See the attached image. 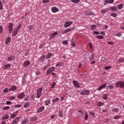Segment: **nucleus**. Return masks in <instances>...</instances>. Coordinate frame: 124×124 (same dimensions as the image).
<instances>
[{
  "label": "nucleus",
  "mask_w": 124,
  "mask_h": 124,
  "mask_svg": "<svg viewBox=\"0 0 124 124\" xmlns=\"http://www.w3.org/2000/svg\"><path fill=\"white\" fill-rule=\"evenodd\" d=\"M116 88H121L122 89L124 88V82L122 81H117L116 84Z\"/></svg>",
  "instance_id": "nucleus-1"
},
{
  "label": "nucleus",
  "mask_w": 124,
  "mask_h": 124,
  "mask_svg": "<svg viewBox=\"0 0 124 124\" xmlns=\"http://www.w3.org/2000/svg\"><path fill=\"white\" fill-rule=\"evenodd\" d=\"M43 89L42 87L39 88L37 90V95L36 96V98H40L41 96V93H42Z\"/></svg>",
  "instance_id": "nucleus-2"
},
{
  "label": "nucleus",
  "mask_w": 124,
  "mask_h": 124,
  "mask_svg": "<svg viewBox=\"0 0 124 124\" xmlns=\"http://www.w3.org/2000/svg\"><path fill=\"white\" fill-rule=\"evenodd\" d=\"M21 120V117L17 116L15 119H14L12 123V124H17L19 123V121Z\"/></svg>",
  "instance_id": "nucleus-3"
},
{
  "label": "nucleus",
  "mask_w": 124,
  "mask_h": 124,
  "mask_svg": "<svg viewBox=\"0 0 124 124\" xmlns=\"http://www.w3.org/2000/svg\"><path fill=\"white\" fill-rule=\"evenodd\" d=\"M73 83L74 86L76 88H80V87H81V85L77 80H73Z\"/></svg>",
  "instance_id": "nucleus-4"
},
{
  "label": "nucleus",
  "mask_w": 124,
  "mask_h": 124,
  "mask_svg": "<svg viewBox=\"0 0 124 124\" xmlns=\"http://www.w3.org/2000/svg\"><path fill=\"white\" fill-rule=\"evenodd\" d=\"M72 24H73V22L72 21H66L64 24V28H68V27H70Z\"/></svg>",
  "instance_id": "nucleus-5"
},
{
  "label": "nucleus",
  "mask_w": 124,
  "mask_h": 124,
  "mask_svg": "<svg viewBox=\"0 0 124 124\" xmlns=\"http://www.w3.org/2000/svg\"><path fill=\"white\" fill-rule=\"evenodd\" d=\"M53 71H55V67H51L49 69H47L46 71V75H49L51 73V72H53Z\"/></svg>",
  "instance_id": "nucleus-6"
},
{
  "label": "nucleus",
  "mask_w": 124,
  "mask_h": 124,
  "mask_svg": "<svg viewBox=\"0 0 124 124\" xmlns=\"http://www.w3.org/2000/svg\"><path fill=\"white\" fill-rule=\"evenodd\" d=\"M9 31L10 33H12V31H13V24L11 23L8 26Z\"/></svg>",
  "instance_id": "nucleus-7"
},
{
  "label": "nucleus",
  "mask_w": 124,
  "mask_h": 124,
  "mask_svg": "<svg viewBox=\"0 0 124 124\" xmlns=\"http://www.w3.org/2000/svg\"><path fill=\"white\" fill-rule=\"evenodd\" d=\"M51 11L52 13H57L60 11V10L57 7H53L51 8Z\"/></svg>",
  "instance_id": "nucleus-8"
},
{
  "label": "nucleus",
  "mask_w": 124,
  "mask_h": 124,
  "mask_svg": "<svg viewBox=\"0 0 124 124\" xmlns=\"http://www.w3.org/2000/svg\"><path fill=\"white\" fill-rule=\"evenodd\" d=\"M58 31H56L53 33H51L49 34V37L50 38V39L51 38H53L54 37H55L56 36V35H58Z\"/></svg>",
  "instance_id": "nucleus-9"
},
{
  "label": "nucleus",
  "mask_w": 124,
  "mask_h": 124,
  "mask_svg": "<svg viewBox=\"0 0 124 124\" xmlns=\"http://www.w3.org/2000/svg\"><path fill=\"white\" fill-rule=\"evenodd\" d=\"M25 96H26V95L25 94V93L24 92H22V93H19L17 95V97L18 98H20L21 99H23V98H24V97H25Z\"/></svg>",
  "instance_id": "nucleus-10"
},
{
  "label": "nucleus",
  "mask_w": 124,
  "mask_h": 124,
  "mask_svg": "<svg viewBox=\"0 0 124 124\" xmlns=\"http://www.w3.org/2000/svg\"><path fill=\"white\" fill-rule=\"evenodd\" d=\"M109 10H110L111 12H117V11H118V9L116 6H113L109 7Z\"/></svg>",
  "instance_id": "nucleus-11"
},
{
  "label": "nucleus",
  "mask_w": 124,
  "mask_h": 124,
  "mask_svg": "<svg viewBox=\"0 0 124 124\" xmlns=\"http://www.w3.org/2000/svg\"><path fill=\"white\" fill-rule=\"evenodd\" d=\"M17 113H18V111H16L12 113L10 115V118H11L12 119H14V118L17 117L18 116V114H17Z\"/></svg>",
  "instance_id": "nucleus-12"
},
{
  "label": "nucleus",
  "mask_w": 124,
  "mask_h": 124,
  "mask_svg": "<svg viewBox=\"0 0 124 124\" xmlns=\"http://www.w3.org/2000/svg\"><path fill=\"white\" fill-rule=\"evenodd\" d=\"M90 94V91H89V90H84L82 91L80 93V94H81L82 95H86L87 94Z\"/></svg>",
  "instance_id": "nucleus-13"
},
{
  "label": "nucleus",
  "mask_w": 124,
  "mask_h": 124,
  "mask_svg": "<svg viewBox=\"0 0 124 124\" xmlns=\"http://www.w3.org/2000/svg\"><path fill=\"white\" fill-rule=\"evenodd\" d=\"M106 86H107V83H106L104 84H103L102 85H101L98 88V91H101V90H103V89H105V88H106Z\"/></svg>",
  "instance_id": "nucleus-14"
},
{
  "label": "nucleus",
  "mask_w": 124,
  "mask_h": 124,
  "mask_svg": "<svg viewBox=\"0 0 124 124\" xmlns=\"http://www.w3.org/2000/svg\"><path fill=\"white\" fill-rule=\"evenodd\" d=\"M73 30V28H68L66 29L65 31H62V34H64V33H66V32H68L69 31H71Z\"/></svg>",
  "instance_id": "nucleus-15"
},
{
  "label": "nucleus",
  "mask_w": 124,
  "mask_h": 124,
  "mask_svg": "<svg viewBox=\"0 0 124 124\" xmlns=\"http://www.w3.org/2000/svg\"><path fill=\"white\" fill-rule=\"evenodd\" d=\"M30 64H31V62L30 61H26L24 62L23 64V66L25 67V68H27V67H28L30 65Z\"/></svg>",
  "instance_id": "nucleus-16"
},
{
  "label": "nucleus",
  "mask_w": 124,
  "mask_h": 124,
  "mask_svg": "<svg viewBox=\"0 0 124 124\" xmlns=\"http://www.w3.org/2000/svg\"><path fill=\"white\" fill-rule=\"evenodd\" d=\"M16 58L15 57V56H10L7 58L8 62H11L12 61H14Z\"/></svg>",
  "instance_id": "nucleus-17"
},
{
  "label": "nucleus",
  "mask_w": 124,
  "mask_h": 124,
  "mask_svg": "<svg viewBox=\"0 0 124 124\" xmlns=\"http://www.w3.org/2000/svg\"><path fill=\"white\" fill-rule=\"evenodd\" d=\"M9 67H11V64L10 63L7 64L3 66V69L4 70H6L7 68H9Z\"/></svg>",
  "instance_id": "nucleus-18"
},
{
  "label": "nucleus",
  "mask_w": 124,
  "mask_h": 124,
  "mask_svg": "<svg viewBox=\"0 0 124 124\" xmlns=\"http://www.w3.org/2000/svg\"><path fill=\"white\" fill-rule=\"evenodd\" d=\"M9 42H11V37L10 36L8 37L5 41V43L6 45L8 44Z\"/></svg>",
  "instance_id": "nucleus-19"
},
{
  "label": "nucleus",
  "mask_w": 124,
  "mask_h": 124,
  "mask_svg": "<svg viewBox=\"0 0 124 124\" xmlns=\"http://www.w3.org/2000/svg\"><path fill=\"white\" fill-rule=\"evenodd\" d=\"M45 109V107L44 106H42L39 108L38 109V113H41V112H43V110Z\"/></svg>",
  "instance_id": "nucleus-20"
},
{
  "label": "nucleus",
  "mask_w": 124,
  "mask_h": 124,
  "mask_svg": "<svg viewBox=\"0 0 124 124\" xmlns=\"http://www.w3.org/2000/svg\"><path fill=\"white\" fill-rule=\"evenodd\" d=\"M28 122H29V119L25 118L24 120L21 121V124H27Z\"/></svg>",
  "instance_id": "nucleus-21"
},
{
  "label": "nucleus",
  "mask_w": 124,
  "mask_h": 124,
  "mask_svg": "<svg viewBox=\"0 0 124 124\" xmlns=\"http://www.w3.org/2000/svg\"><path fill=\"white\" fill-rule=\"evenodd\" d=\"M124 4H120L117 5V8L119 10H121V9H123L124 8Z\"/></svg>",
  "instance_id": "nucleus-22"
},
{
  "label": "nucleus",
  "mask_w": 124,
  "mask_h": 124,
  "mask_svg": "<svg viewBox=\"0 0 124 124\" xmlns=\"http://www.w3.org/2000/svg\"><path fill=\"white\" fill-rule=\"evenodd\" d=\"M18 31H18L16 29H15L13 31L12 36H15V35H17V34H18Z\"/></svg>",
  "instance_id": "nucleus-23"
},
{
  "label": "nucleus",
  "mask_w": 124,
  "mask_h": 124,
  "mask_svg": "<svg viewBox=\"0 0 124 124\" xmlns=\"http://www.w3.org/2000/svg\"><path fill=\"white\" fill-rule=\"evenodd\" d=\"M16 90H17V87L15 85L11 87L10 89V91L12 92H13V91H15Z\"/></svg>",
  "instance_id": "nucleus-24"
},
{
  "label": "nucleus",
  "mask_w": 124,
  "mask_h": 124,
  "mask_svg": "<svg viewBox=\"0 0 124 124\" xmlns=\"http://www.w3.org/2000/svg\"><path fill=\"white\" fill-rule=\"evenodd\" d=\"M105 1L107 2V3H114V0H105Z\"/></svg>",
  "instance_id": "nucleus-25"
},
{
  "label": "nucleus",
  "mask_w": 124,
  "mask_h": 124,
  "mask_svg": "<svg viewBox=\"0 0 124 124\" xmlns=\"http://www.w3.org/2000/svg\"><path fill=\"white\" fill-rule=\"evenodd\" d=\"M62 62H58L56 64V67H59V66H62Z\"/></svg>",
  "instance_id": "nucleus-26"
},
{
  "label": "nucleus",
  "mask_w": 124,
  "mask_h": 124,
  "mask_svg": "<svg viewBox=\"0 0 124 124\" xmlns=\"http://www.w3.org/2000/svg\"><path fill=\"white\" fill-rule=\"evenodd\" d=\"M9 118V115L8 114H5L2 118L3 120H7Z\"/></svg>",
  "instance_id": "nucleus-27"
},
{
  "label": "nucleus",
  "mask_w": 124,
  "mask_h": 124,
  "mask_svg": "<svg viewBox=\"0 0 124 124\" xmlns=\"http://www.w3.org/2000/svg\"><path fill=\"white\" fill-rule=\"evenodd\" d=\"M104 105H105V104H104L103 102H99L97 104V106H104Z\"/></svg>",
  "instance_id": "nucleus-28"
},
{
  "label": "nucleus",
  "mask_w": 124,
  "mask_h": 124,
  "mask_svg": "<svg viewBox=\"0 0 124 124\" xmlns=\"http://www.w3.org/2000/svg\"><path fill=\"white\" fill-rule=\"evenodd\" d=\"M59 100H60V98H59V97H57L55 99H52V102H53V103H56V102H58Z\"/></svg>",
  "instance_id": "nucleus-29"
},
{
  "label": "nucleus",
  "mask_w": 124,
  "mask_h": 124,
  "mask_svg": "<svg viewBox=\"0 0 124 124\" xmlns=\"http://www.w3.org/2000/svg\"><path fill=\"white\" fill-rule=\"evenodd\" d=\"M112 111L114 113H118V112L119 111V109L118 108H112Z\"/></svg>",
  "instance_id": "nucleus-30"
},
{
  "label": "nucleus",
  "mask_w": 124,
  "mask_h": 124,
  "mask_svg": "<svg viewBox=\"0 0 124 124\" xmlns=\"http://www.w3.org/2000/svg\"><path fill=\"white\" fill-rule=\"evenodd\" d=\"M34 121H37V117H32L30 120V122H34Z\"/></svg>",
  "instance_id": "nucleus-31"
},
{
  "label": "nucleus",
  "mask_w": 124,
  "mask_h": 124,
  "mask_svg": "<svg viewBox=\"0 0 124 124\" xmlns=\"http://www.w3.org/2000/svg\"><path fill=\"white\" fill-rule=\"evenodd\" d=\"M59 113V116L60 117V118H62V110H59L58 111Z\"/></svg>",
  "instance_id": "nucleus-32"
},
{
  "label": "nucleus",
  "mask_w": 124,
  "mask_h": 124,
  "mask_svg": "<svg viewBox=\"0 0 124 124\" xmlns=\"http://www.w3.org/2000/svg\"><path fill=\"white\" fill-rule=\"evenodd\" d=\"M30 106V102H27L24 105V108H28Z\"/></svg>",
  "instance_id": "nucleus-33"
},
{
  "label": "nucleus",
  "mask_w": 124,
  "mask_h": 124,
  "mask_svg": "<svg viewBox=\"0 0 124 124\" xmlns=\"http://www.w3.org/2000/svg\"><path fill=\"white\" fill-rule=\"evenodd\" d=\"M44 60H45V56H43L41 57L40 58V61L42 62H44Z\"/></svg>",
  "instance_id": "nucleus-34"
},
{
  "label": "nucleus",
  "mask_w": 124,
  "mask_h": 124,
  "mask_svg": "<svg viewBox=\"0 0 124 124\" xmlns=\"http://www.w3.org/2000/svg\"><path fill=\"white\" fill-rule=\"evenodd\" d=\"M107 95H108V94H105L103 96V99H104L105 100H107V99H108V97H107Z\"/></svg>",
  "instance_id": "nucleus-35"
},
{
  "label": "nucleus",
  "mask_w": 124,
  "mask_h": 124,
  "mask_svg": "<svg viewBox=\"0 0 124 124\" xmlns=\"http://www.w3.org/2000/svg\"><path fill=\"white\" fill-rule=\"evenodd\" d=\"M71 1L74 3H79V2H80V0H71Z\"/></svg>",
  "instance_id": "nucleus-36"
},
{
  "label": "nucleus",
  "mask_w": 124,
  "mask_h": 124,
  "mask_svg": "<svg viewBox=\"0 0 124 124\" xmlns=\"http://www.w3.org/2000/svg\"><path fill=\"white\" fill-rule=\"evenodd\" d=\"M118 63H121L122 62H124V58H120L119 60L118 61Z\"/></svg>",
  "instance_id": "nucleus-37"
},
{
  "label": "nucleus",
  "mask_w": 124,
  "mask_h": 124,
  "mask_svg": "<svg viewBox=\"0 0 124 124\" xmlns=\"http://www.w3.org/2000/svg\"><path fill=\"white\" fill-rule=\"evenodd\" d=\"M53 56V54L52 53H48L46 57V59H50L51 57Z\"/></svg>",
  "instance_id": "nucleus-38"
},
{
  "label": "nucleus",
  "mask_w": 124,
  "mask_h": 124,
  "mask_svg": "<svg viewBox=\"0 0 124 124\" xmlns=\"http://www.w3.org/2000/svg\"><path fill=\"white\" fill-rule=\"evenodd\" d=\"M79 113H80V117H82V118H84V112H83L81 110H78Z\"/></svg>",
  "instance_id": "nucleus-39"
},
{
  "label": "nucleus",
  "mask_w": 124,
  "mask_h": 124,
  "mask_svg": "<svg viewBox=\"0 0 124 124\" xmlns=\"http://www.w3.org/2000/svg\"><path fill=\"white\" fill-rule=\"evenodd\" d=\"M96 38H97L98 39H103V38H104V37L102 35H97L96 37Z\"/></svg>",
  "instance_id": "nucleus-40"
},
{
  "label": "nucleus",
  "mask_w": 124,
  "mask_h": 124,
  "mask_svg": "<svg viewBox=\"0 0 124 124\" xmlns=\"http://www.w3.org/2000/svg\"><path fill=\"white\" fill-rule=\"evenodd\" d=\"M89 60H93V58H94V55L91 54L89 56Z\"/></svg>",
  "instance_id": "nucleus-41"
},
{
  "label": "nucleus",
  "mask_w": 124,
  "mask_h": 124,
  "mask_svg": "<svg viewBox=\"0 0 124 124\" xmlns=\"http://www.w3.org/2000/svg\"><path fill=\"white\" fill-rule=\"evenodd\" d=\"M0 10H2L3 9V4L2 2L0 0Z\"/></svg>",
  "instance_id": "nucleus-42"
},
{
  "label": "nucleus",
  "mask_w": 124,
  "mask_h": 124,
  "mask_svg": "<svg viewBox=\"0 0 124 124\" xmlns=\"http://www.w3.org/2000/svg\"><path fill=\"white\" fill-rule=\"evenodd\" d=\"M110 16H111V17H113V18H116V17H117V15L115 13H111L110 14Z\"/></svg>",
  "instance_id": "nucleus-43"
},
{
  "label": "nucleus",
  "mask_w": 124,
  "mask_h": 124,
  "mask_svg": "<svg viewBox=\"0 0 124 124\" xmlns=\"http://www.w3.org/2000/svg\"><path fill=\"white\" fill-rule=\"evenodd\" d=\"M50 65V63H48L47 65L44 66V69H47Z\"/></svg>",
  "instance_id": "nucleus-44"
},
{
  "label": "nucleus",
  "mask_w": 124,
  "mask_h": 124,
  "mask_svg": "<svg viewBox=\"0 0 124 124\" xmlns=\"http://www.w3.org/2000/svg\"><path fill=\"white\" fill-rule=\"evenodd\" d=\"M112 68V66H107L106 67H105V69H106V70H109V69H111Z\"/></svg>",
  "instance_id": "nucleus-45"
},
{
  "label": "nucleus",
  "mask_w": 124,
  "mask_h": 124,
  "mask_svg": "<svg viewBox=\"0 0 124 124\" xmlns=\"http://www.w3.org/2000/svg\"><path fill=\"white\" fill-rule=\"evenodd\" d=\"M21 24L18 25V26L15 29L16 30H17L19 31V30H21Z\"/></svg>",
  "instance_id": "nucleus-46"
},
{
  "label": "nucleus",
  "mask_w": 124,
  "mask_h": 124,
  "mask_svg": "<svg viewBox=\"0 0 124 124\" xmlns=\"http://www.w3.org/2000/svg\"><path fill=\"white\" fill-rule=\"evenodd\" d=\"M89 114L91 118H93L94 117V113L93 112H90Z\"/></svg>",
  "instance_id": "nucleus-47"
},
{
  "label": "nucleus",
  "mask_w": 124,
  "mask_h": 124,
  "mask_svg": "<svg viewBox=\"0 0 124 124\" xmlns=\"http://www.w3.org/2000/svg\"><path fill=\"white\" fill-rule=\"evenodd\" d=\"M9 109H10V107L6 106L3 108V110H9Z\"/></svg>",
  "instance_id": "nucleus-48"
},
{
  "label": "nucleus",
  "mask_w": 124,
  "mask_h": 124,
  "mask_svg": "<svg viewBox=\"0 0 124 124\" xmlns=\"http://www.w3.org/2000/svg\"><path fill=\"white\" fill-rule=\"evenodd\" d=\"M3 93H8V92H9V90H8V88H6L4 89V90L3 91Z\"/></svg>",
  "instance_id": "nucleus-49"
},
{
  "label": "nucleus",
  "mask_w": 124,
  "mask_h": 124,
  "mask_svg": "<svg viewBox=\"0 0 124 124\" xmlns=\"http://www.w3.org/2000/svg\"><path fill=\"white\" fill-rule=\"evenodd\" d=\"M120 118H121V116H120L119 115H117V116L114 117L113 119L114 120H119V119H120Z\"/></svg>",
  "instance_id": "nucleus-50"
},
{
  "label": "nucleus",
  "mask_w": 124,
  "mask_h": 124,
  "mask_svg": "<svg viewBox=\"0 0 124 124\" xmlns=\"http://www.w3.org/2000/svg\"><path fill=\"white\" fill-rule=\"evenodd\" d=\"M50 100L46 101L45 102L46 105V106L49 105V104H50Z\"/></svg>",
  "instance_id": "nucleus-51"
},
{
  "label": "nucleus",
  "mask_w": 124,
  "mask_h": 124,
  "mask_svg": "<svg viewBox=\"0 0 124 124\" xmlns=\"http://www.w3.org/2000/svg\"><path fill=\"white\" fill-rule=\"evenodd\" d=\"M91 27L92 28V30H93L96 28V25H92L91 26Z\"/></svg>",
  "instance_id": "nucleus-52"
},
{
  "label": "nucleus",
  "mask_w": 124,
  "mask_h": 124,
  "mask_svg": "<svg viewBox=\"0 0 124 124\" xmlns=\"http://www.w3.org/2000/svg\"><path fill=\"white\" fill-rule=\"evenodd\" d=\"M116 36H118V37H120L122 35V33L121 32H119L115 34Z\"/></svg>",
  "instance_id": "nucleus-53"
},
{
  "label": "nucleus",
  "mask_w": 124,
  "mask_h": 124,
  "mask_svg": "<svg viewBox=\"0 0 124 124\" xmlns=\"http://www.w3.org/2000/svg\"><path fill=\"white\" fill-rule=\"evenodd\" d=\"M6 103L7 105H11L12 104V102L10 101H7Z\"/></svg>",
  "instance_id": "nucleus-54"
},
{
  "label": "nucleus",
  "mask_w": 124,
  "mask_h": 124,
  "mask_svg": "<svg viewBox=\"0 0 124 124\" xmlns=\"http://www.w3.org/2000/svg\"><path fill=\"white\" fill-rule=\"evenodd\" d=\"M62 44L63 45H67L68 44V43L67 42V41H63L62 42Z\"/></svg>",
  "instance_id": "nucleus-55"
},
{
  "label": "nucleus",
  "mask_w": 124,
  "mask_h": 124,
  "mask_svg": "<svg viewBox=\"0 0 124 124\" xmlns=\"http://www.w3.org/2000/svg\"><path fill=\"white\" fill-rule=\"evenodd\" d=\"M27 83V81H26V79H25V78H23V80L22 82V85H25Z\"/></svg>",
  "instance_id": "nucleus-56"
},
{
  "label": "nucleus",
  "mask_w": 124,
  "mask_h": 124,
  "mask_svg": "<svg viewBox=\"0 0 124 124\" xmlns=\"http://www.w3.org/2000/svg\"><path fill=\"white\" fill-rule=\"evenodd\" d=\"M3 31V28L1 26H0V33H1Z\"/></svg>",
  "instance_id": "nucleus-57"
},
{
  "label": "nucleus",
  "mask_w": 124,
  "mask_h": 124,
  "mask_svg": "<svg viewBox=\"0 0 124 124\" xmlns=\"http://www.w3.org/2000/svg\"><path fill=\"white\" fill-rule=\"evenodd\" d=\"M15 108H20L21 107H22V105H16V106H15Z\"/></svg>",
  "instance_id": "nucleus-58"
},
{
  "label": "nucleus",
  "mask_w": 124,
  "mask_h": 124,
  "mask_svg": "<svg viewBox=\"0 0 124 124\" xmlns=\"http://www.w3.org/2000/svg\"><path fill=\"white\" fill-rule=\"evenodd\" d=\"M55 86H56V83L53 82L51 85V89H54V88H55Z\"/></svg>",
  "instance_id": "nucleus-59"
},
{
  "label": "nucleus",
  "mask_w": 124,
  "mask_h": 124,
  "mask_svg": "<svg viewBox=\"0 0 124 124\" xmlns=\"http://www.w3.org/2000/svg\"><path fill=\"white\" fill-rule=\"evenodd\" d=\"M108 44L109 45H114V42H111V41H108Z\"/></svg>",
  "instance_id": "nucleus-60"
},
{
  "label": "nucleus",
  "mask_w": 124,
  "mask_h": 124,
  "mask_svg": "<svg viewBox=\"0 0 124 124\" xmlns=\"http://www.w3.org/2000/svg\"><path fill=\"white\" fill-rule=\"evenodd\" d=\"M88 113H87V112H86L85 116V121H87V120H88Z\"/></svg>",
  "instance_id": "nucleus-61"
},
{
  "label": "nucleus",
  "mask_w": 124,
  "mask_h": 124,
  "mask_svg": "<svg viewBox=\"0 0 124 124\" xmlns=\"http://www.w3.org/2000/svg\"><path fill=\"white\" fill-rule=\"evenodd\" d=\"M101 13H102V14H104L105 13H106V10H102L101 11Z\"/></svg>",
  "instance_id": "nucleus-62"
},
{
  "label": "nucleus",
  "mask_w": 124,
  "mask_h": 124,
  "mask_svg": "<svg viewBox=\"0 0 124 124\" xmlns=\"http://www.w3.org/2000/svg\"><path fill=\"white\" fill-rule=\"evenodd\" d=\"M28 29L30 31H31V30H32V26H31V25L29 26Z\"/></svg>",
  "instance_id": "nucleus-63"
},
{
  "label": "nucleus",
  "mask_w": 124,
  "mask_h": 124,
  "mask_svg": "<svg viewBox=\"0 0 124 124\" xmlns=\"http://www.w3.org/2000/svg\"><path fill=\"white\" fill-rule=\"evenodd\" d=\"M101 62H105V58L104 57L102 58Z\"/></svg>",
  "instance_id": "nucleus-64"
}]
</instances>
